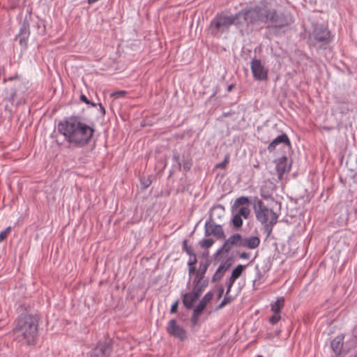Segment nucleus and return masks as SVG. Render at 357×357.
Here are the masks:
<instances>
[{
	"label": "nucleus",
	"mask_w": 357,
	"mask_h": 357,
	"mask_svg": "<svg viewBox=\"0 0 357 357\" xmlns=\"http://www.w3.org/2000/svg\"><path fill=\"white\" fill-rule=\"evenodd\" d=\"M248 24H266L267 36H280L289 29L294 21L289 14L278 12L267 5L255 6L248 8Z\"/></svg>",
	"instance_id": "f257e3e1"
},
{
	"label": "nucleus",
	"mask_w": 357,
	"mask_h": 357,
	"mask_svg": "<svg viewBox=\"0 0 357 357\" xmlns=\"http://www.w3.org/2000/svg\"><path fill=\"white\" fill-rule=\"evenodd\" d=\"M58 131L73 146L82 148L91 142L95 130L82 122L80 116H71L58 123Z\"/></svg>",
	"instance_id": "f03ea898"
},
{
	"label": "nucleus",
	"mask_w": 357,
	"mask_h": 357,
	"mask_svg": "<svg viewBox=\"0 0 357 357\" xmlns=\"http://www.w3.org/2000/svg\"><path fill=\"white\" fill-rule=\"evenodd\" d=\"M248 9H243L234 15H227L225 13H218L211 20L208 31L210 33L216 38H220L224 33L229 31L231 25L234 24L236 27L240 28L243 23L248 26V20H247L246 14Z\"/></svg>",
	"instance_id": "7ed1b4c3"
},
{
	"label": "nucleus",
	"mask_w": 357,
	"mask_h": 357,
	"mask_svg": "<svg viewBox=\"0 0 357 357\" xmlns=\"http://www.w3.org/2000/svg\"><path fill=\"white\" fill-rule=\"evenodd\" d=\"M253 208L257 220L264 225V233L268 237L273 231L274 225L278 222V215L272 209L267 208L257 197L255 198Z\"/></svg>",
	"instance_id": "20e7f679"
},
{
	"label": "nucleus",
	"mask_w": 357,
	"mask_h": 357,
	"mask_svg": "<svg viewBox=\"0 0 357 357\" xmlns=\"http://www.w3.org/2000/svg\"><path fill=\"white\" fill-rule=\"evenodd\" d=\"M39 317L37 314L24 315V340L29 345H34L38 338Z\"/></svg>",
	"instance_id": "39448f33"
},
{
	"label": "nucleus",
	"mask_w": 357,
	"mask_h": 357,
	"mask_svg": "<svg viewBox=\"0 0 357 357\" xmlns=\"http://www.w3.org/2000/svg\"><path fill=\"white\" fill-rule=\"evenodd\" d=\"M112 352V340L105 337L103 341L100 340L96 348L91 354V357H110Z\"/></svg>",
	"instance_id": "423d86ee"
},
{
	"label": "nucleus",
	"mask_w": 357,
	"mask_h": 357,
	"mask_svg": "<svg viewBox=\"0 0 357 357\" xmlns=\"http://www.w3.org/2000/svg\"><path fill=\"white\" fill-rule=\"evenodd\" d=\"M311 36L317 42L327 43L331 38V32L325 25L316 24L313 25Z\"/></svg>",
	"instance_id": "0eeeda50"
},
{
	"label": "nucleus",
	"mask_w": 357,
	"mask_h": 357,
	"mask_svg": "<svg viewBox=\"0 0 357 357\" xmlns=\"http://www.w3.org/2000/svg\"><path fill=\"white\" fill-rule=\"evenodd\" d=\"M251 70L253 77L258 81H265L268 79V70L259 59H253L251 62Z\"/></svg>",
	"instance_id": "6e6552de"
},
{
	"label": "nucleus",
	"mask_w": 357,
	"mask_h": 357,
	"mask_svg": "<svg viewBox=\"0 0 357 357\" xmlns=\"http://www.w3.org/2000/svg\"><path fill=\"white\" fill-rule=\"evenodd\" d=\"M242 247V236L236 233L231 235L228 239L225 240L222 246L217 250L215 255H219L222 252L228 253L232 247Z\"/></svg>",
	"instance_id": "1a4fd4ad"
},
{
	"label": "nucleus",
	"mask_w": 357,
	"mask_h": 357,
	"mask_svg": "<svg viewBox=\"0 0 357 357\" xmlns=\"http://www.w3.org/2000/svg\"><path fill=\"white\" fill-rule=\"evenodd\" d=\"M204 233L206 236L213 235L218 239L225 238V234L222 228V226L220 225H216L214 222V220H210V219H208L205 223Z\"/></svg>",
	"instance_id": "9d476101"
},
{
	"label": "nucleus",
	"mask_w": 357,
	"mask_h": 357,
	"mask_svg": "<svg viewBox=\"0 0 357 357\" xmlns=\"http://www.w3.org/2000/svg\"><path fill=\"white\" fill-rule=\"evenodd\" d=\"M167 333L181 341H183L187 337V334L184 328L179 326L175 319H171L167 326Z\"/></svg>",
	"instance_id": "9b49d317"
},
{
	"label": "nucleus",
	"mask_w": 357,
	"mask_h": 357,
	"mask_svg": "<svg viewBox=\"0 0 357 357\" xmlns=\"http://www.w3.org/2000/svg\"><path fill=\"white\" fill-rule=\"evenodd\" d=\"M276 163V171L278 174V178H282L283 174L290 171L291 164L288 163L287 158L286 156H282L275 160Z\"/></svg>",
	"instance_id": "f8f14e48"
},
{
	"label": "nucleus",
	"mask_w": 357,
	"mask_h": 357,
	"mask_svg": "<svg viewBox=\"0 0 357 357\" xmlns=\"http://www.w3.org/2000/svg\"><path fill=\"white\" fill-rule=\"evenodd\" d=\"M280 144H284L285 145L290 146L291 142L286 133L278 136L275 138L268 146L267 149L269 152H273L275 150L277 146Z\"/></svg>",
	"instance_id": "ddd939ff"
},
{
	"label": "nucleus",
	"mask_w": 357,
	"mask_h": 357,
	"mask_svg": "<svg viewBox=\"0 0 357 357\" xmlns=\"http://www.w3.org/2000/svg\"><path fill=\"white\" fill-rule=\"evenodd\" d=\"M260 239L258 236L242 237V247L249 249H255L259 247Z\"/></svg>",
	"instance_id": "4468645a"
},
{
	"label": "nucleus",
	"mask_w": 357,
	"mask_h": 357,
	"mask_svg": "<svg viewBox=\"0 0 357 357\" xmlns=\"http://www.w3.org/2000/svg\"><path fill=\"white\" fill-rule=\"evenodd\" d=\"M343 344L344 335H339L331 341V347L335 354L340 355L342 352Z\"/></svg>",
	"instance_id": "2eb2a0df"
},
{
	"label": "nucleus",
	"mask_w": 357,
	"mask_h": 357,
	"mask_svg": "<svg viewBox=\"0 0 357 357\" xmlns=\"http://www.w3.org/2000/svg\"><path fill=\"white\" fill-rule=\"evenodd\" d=\"M199 296L191 292L185 293L183 295V304L188 310L192 309L195 302L197 301Z\"/></svg>",
	"instance_id": "dca6fc26"
},
{
	"label": "nucleus",
	"mask_w": 357,
	"mask_h": 357,
	"mask_svg": "<svg viewBox=\"0 0 357 357\" xmlns=\"http://www.w3.org/2000/svg\"><path fill=\"white\" fill-rule=\"evenodd\" d=\"M174 160L178 163L179 167L182 166L185 172H188L192 165V160L190 158L183 156L182 160L179 155H174Z\"/></svg>",
	"instance_id": "f3484780"
},
{
	"label": "nucleus",
	"mask_w": 357,
	"mask_h": 357,
	"mask_svg": "<svg viewBox=\"0 0 357 357\" xmlns=\"http://www.w3.org/2000/svg\"><path fill=\"white\" fill-rule=\"evenodd\" d=\"M225 214V207L220 204L214 206L210 211L209 218L210 220H214L215 217L220 219Z\"/></svg>",
	"instance_id": "a211bd4d"
},
{
	"label": "nucleus",
	"mask_w": 357,
	"mask_h": 357,
	"mask_svg": "<svg viewBox=\"0 0 357 357\" xmlns=\"http://www.w3.org/2000/svg\"><path fill=\"white\" fill-rule=\"evenodd\" d=\"M208 282H204L203 283H193L192 292L195 294V296H200L205 288L208 286Z\"/></svg>",
	"instance_id": "6ab92c4d"
},
{
	"label": "nucleus",
	"mask_w": 357,
	"mask_h": 357,
	"mask_svg": "<svg viewBox=\"0 0 357 357\" xmlns=\"http://www.w3.org/2000/svg\"><path fill=\"white\" fill-rule=\"evenodd\" d=\"M284 299L278 298L277 301L271 304V310L275 314H280L282 308L284 307Z\"/></svg>",
	"instance_id": "aec40b11"
},
{
	"label": "nucleus",
	"mask_w": 357,
	"mask_h": 357,
	"mask_svg": "<svg viewBox=\"0 0 357 357\" xmlns=\"http://www.w3.org/2000/svg\"><path fill=\"white\" fill-rule=\"evenodd\" d=\"M213 294L211 291L206 293L204 296L201 299L197 305L199 307L204 310L208 303L212 300Z\"/></svg>",
	"instance_id": "412c9836"
},
{
	"label": "nucleus",
	"mask_w": 357,
	"mask_h": 357,
	"mask_svg": "<svg viewBox=\"0 0 357 357\" xmlns=\"http://www.w3.org/2000/svg\"><path fill=\"white\" fill-rule=\"evenodd\" d=\"M211 260L208 259H206L204 260L200 261L199 268L197 269V271L201 273V274H206L207 269L208 266L211 264Z\"/></svg>",
	"instance_id": "4be33fe9"
},
{
	"label": "nucleus",
	"mask_w": 357,
	"mask_h": 357,
	"mask_svg": "<svg viewBox=\"0 0 357 357\" xmlns=\"http://www.w3.org/2000/svg\"><path fill=\"white\" fill-rule=\"evenodd\" d=\"M249 203H250V200H249L248 197L241 196L235 200L234 204L232 206V208L234 209V208H237L239 206L247 205Z\"/></svg>",
	"instance_id": "5701e85b"
},
{
	"label": "nucleus",
	"mask_w": 357,
	"mask_h": 357,
	"mask_svg": "<svg viewBox=\"0 0 357 357\" xmlns=\"http://www.w3.org/2000/svg\"><path fill=\"white\" fill-rule=\"evenodd\" d=\"M231 222H232L234 227L236 230L239 229L242 227V225H243L242 217L240 216L238 213H236L234 215Z\"/></svg>",
	"instance_id": "b1692460"
},
{
	"label": "nucleus",
	"mask_w": 357,
	"mask_h": 357,
	"mask_svg": "<svg viewBox=\"0 0 357 357\" xmlns=\"http://www.w3.org/2000/svg\"><path fill=\"white\" fill-rule=\"evenodd\" d=\"M244 269L245 266L241 264L238 265L235 268L233 269L231 277L236 280L238 279L241 275Z\"/></svg>",
	"instance_id": "393cba45"
},
{
	"label": "nucleus",
	"mask_w": 357,
	"mask_h": 357,
	"mask_svg": "<svg viewBox=\"0 0 357 357\" xmlns=\"http://www.w3.org/2000/svg\"><path fill=\"white\" fill-rule=\"evenodd\" d=\"M225 271L223 269V267L222 266H219L218 268V269L216 270L215 273H214L213 278H212V280L211 281L213 282H218L219 280H220L222 279V278L223 277L224 274H225Z\"/></svg>",
	"instance_id": "a878e982"
},
{
	"label": "nucleus",
	"mask_w": 357,
	"mask_h": 357,
	"mask_svg": "<svg viewBox=\"0 0 357 357\" xmlns=\"http://www.w3.org/2000/svg\"><path fill=\"white\" fill-rule=\"evenodd\" d=\"M204 282H208V280L205 278L204 274H201V273L197 271L195 275L192 283H203Z\"/></svg>",
	"instance_id": "bb28decb"
},
{
	"label": "nucleus",
	"mask_w": 357,
	"mask_h": 357,
	"mask_svg": "<svg viewBox=\"0 0 357 357\" xmlns=\"http://www.w3.org/2000/svg\"><path fill=\"white\" fill-rule=\"evenodd\" d=\"M214 243L212 238H204L199 242L200 245L204 248H209Z\"/></svg>",
	"instance_id": "cd10ccee"
},
{
	"label": "nucleus",
	"mask_w": 357,
	"mask_h": 357,
	"mask_svg": "<svg viewBox=\"0 0 357 357\" xmlns=\"http://www.w3.org/2000/svg\"><path fill=\"white\" fill-rule=\"evenodd\" d=\"M183 250L185 251L188 255H194V250L190 245H188V241L185 239L183 241Z\"/></svg>",
	"instance_id": "c85d7f7f"
},
{
	"label": "nucleus",
	"mask_w": 357,
	"mask_h": 357,
	"mask_svg": "<svg viewBox=\"0 0 357 357\" xmlns=\"http://www.w3.org/2000/svg\"><path fill=\"white\" fill-rule=\"evenodd\" d=\"M240 216L247 219L250 213V210L247 206L241 207L237 213Z\"/></svg>",
	"instance_id": "c756f323"
},
{
	"label": "nucleus",
	"mask_w": 357,
	"mask_h": 357,
	"mask_svg": "<svg viewBox=\"0 0 357 357\" xmlns=\"http://www.w3.org/2000/svg\"><path fill=\"white\" fill-rule=\"evenodd\" d=\"M10 230L11 227L9 226L0 232V242L3 241L7 237Z\"/></svg>",
	"instance_id": "7c9ffc66"
},
{
	"label": "nucleus",
	"mask_w": 357,
	"mask_h": 357,
	"mask_svg": "<svg viewBox=\"0 0 357 357\" xmlns=\"http://www.w3.org/2000/svg\"><path fill=\"white\" fill-rule=\"evenodd\" d=\"M228 162H229V155H226L224 160L222 162L217 164L215 165V167L222 169H225L226 168L227 164Z\"/></svg>",
	"instance_id": "2f4dec72"
},
{
	"label": "nucleus",
	"mask_w": 357,
	"mask_h": 357,
	"mask_svg": "<svg viewBox=\"0 0 357 357\" xmlns=\"http://www.w3.org/2000/svg\"><path fill=\"white\" fill-rule=\"evenodd\" d=\"M236 281V279L231 278V276L229 277V278L226 281V286H227V293H229L230 291H231V289L234 284V283Z\"/></svg>",
	"instance_id": "473e14b6"
},
{
	"label": "nucleus",
	"mask_w": 357,
	"mask_h": 357,
	"mask_svg": "<svg viewBox=\"0 0 357 357\" xmlns=\"http://www.w3.org/2000/svg\"><path fill=\"white\" fill-rule=\"evenodd\" d=\"M199 319V317L192 313V315L190 318L191 326L195 327L198 324Z\"/></svg>",
	"instance_id": "72a5a7b5"
},
{
	"label": "nucleus",
	"mask_w": 357,
	"mask_h": 357,
	"mask_svg": "<svg viewBox=\"0 0 357 357\" xmlns=\"http://www.w3.org/2000/svg\"><path fill=\"white\" fill-rule=\"evenodd\" d=\"M280 318H281V317H280V314L274 313V314L270 317L269 321L272 324H275L278 322V321L280 319Z\"/></svg>",
	"instance_id": "f704fd0d"
},
{
	"label": "nucleus",
	"mask_w": 357,
	"mask_h": 357,
	"mask_svg": "<svg viewBox=\"0 0 357 357\" xmlns=\"http://www.w3.org/2000/svg\"><path fill=\"white\" fill-rule=\"evenodd\" d=\"M229 294V293H227V291L225 296L224 299L222 300V301H224L226 303V305L229 304L234 300V297L230 296Z\"/></svg>",
	"instance_id": "c9c22d12"
},
{
	"label": "nucleus",
	"mask_w": 357,
	"mask_h": 357,
	"mask_svg": "<svg viewBox=\"0 0 357 357\" xmlns=\"http://www.w3.org/2000/svg\"><path fill=\"white\" fill-rule=\"evenodd\" d=\"M190 257H192V258H190L188 262V266H195L196 264L197 263V257H196V255L195 253H194V255H190Z\"/></svg>",
	"instance_id": "e433bc0d"
},
{
	"label": "nucleus",
	"mask_w": 357,
	"mask_h": 357,
	"mask_svg": "<svg viewBox=\"0 0 357 357\" xmlns=\"http://www.w3.org/2000/svg\"><path fill=\"white\" fill-rule=\"evenodd\" d=\"M22 34V25L20 27L19 32L16 35V40H18L20 45H22V43H23Z\"/></svg>",
	"instance_id": "4c0bfd02"
},
{
	"label": "nucleus",
	"mask_w": 357,
	"mask_h": 357,
	"mask_svg": "<svg viewBox=\"0 0 357 357\" xmlns=\"http://www.w3.org/2000/svg\"><path fill=\"white\" fill-rule=\"evenodd\" d=\"M80 100L88 105L91 104L93 107L96 106V104L91 102V101L86 98L85 95L82 94L80 96Z\"/></svg>",
	"instance_id": "58836bf2"
},
{
	"label": "nucleus",
	"mask_w": 357,
	"mask_h": 357,
	"mask_svg": "<svg viewBox=\"0 0 357 357\" xmlns=\"http://www.w3.org/2000/svg\"><path fill=\"white\" fill-rule=\"evenodd\" d=\"M126 94L125 91H118L112 94V96H115L116 98L123 97Z\"/></svg>",
	"instance_id": "ea45409f"
},
{
	"label": "nucleus",
	"mask_w": 357,
	"mask_h": 357,
	"mask_svg": "<svg viewBox=\"0 0 357 357\" xmlns=\"http://www.w3.org/2000/svg\"><path fill=\"white\" fill-rule=\"evenodd\" d=\"M231 265V262L229 259H227V261L224 263L220 265L219 266H222L225 272L230 267Z\"/></svg>",
	"instance_id": "a19ab883"
},
{
	"label": "nucleus",
	"mask_w": 357,
	"mask_h": 357,
	"mask_svg": "<svg viewBox=\"0 0 357 357\" xmlns=\"http://www.w3.org/2000/svg\"><path fill=\"white\" fill-rule=\"evenodd\" d=\"M188 272L190 275H195L197 272V269L195 266H188Z\"/></svg>",
	"instance_id": "79ce46f5"
},
{
	"label": "nucleus",
	"mask_w": 357,
	"mask_h": 357,
	"mask_svg": "<svg viewBox=\"0 0 357 357\" xmlns=\"http://www.w3.org/2000/svg\"><path fill=\"white\" fill-rule=\"evenodd\" d=\"M141 183L144 188H147L151 184V181L149 178L143 181L141 180Z\"/></svg>",
	"instance_id": "37998d69"
},
{
	"label": "nucleus",
	"mask_w": 357,
	"mask_h": 357,
	"mask_svg": "<svg viewBox=\"0 0 357 357\" xmlns=\"http://www.w3.org/2000/svg\"><path fill=\"white\" fill-rule=\"evenodd\" d=\"M178 305V301H176L171 307L170 312L171 313H176L177 312Z\"/></svg>",
	"instance_id": "c03bdc74"
},
{
	"label": "nucleus",
	"mask_w": 357,
	"mask_h": 357,
	"mask_svg": "<svg viewBox=\"0 0 357 357\" xmlns=\"http://www.w3.org/2000/svg\"><path fill=\"white\" fill-rule=\"evenodd\" d=\"M204 310H203L202 308H201L200 307H199L198 305L193 310V313L197 314V316L200 317V315L202 314L203 311Z\"/></svg>",
	"instance_id": "a18cd8bd"
},
{
	"label": "nucleus",
	"mask_w": 357,
	"mask_h": 357,
	"mask_svg": "<svg viewBox=\"0 0 357 357\" xmlns=\"http://www.w3.org/2000/svg\"><path fill=\"white\" fill-rule=\"evenodd\" d=\"M224 291H225V289H224L223 287H222V286L219 287V288H218V298H220L222 296V295L224 294Z\"/></svg>",
	"instance_id": "49530a36"
},
{
	"label": "nucleus",
	"mask_w": 357,
	"mask_h": 357,
	"mask_svg": "<svg viewBox=\"0 0 357 357\" xmlns=\"http://www.w3.org/2000/svg\"><path fill=\"white\" fill-rule=\"evenodd\" d=\"M240 257L241 259H249L250 258V253L243 252L240 254Z\"/></svg>",
	"instance_id": "de8ad7c7"
},
{
	"label": "nucleus",
	"mask_w": 357,
	"mask_h": 357,
	"mask_svg": "<svg viewBox=\"0 0 357 357\" xmlns=\"http://www.w3.org/2000/svg\"><path fill=\"white\" fill-rule=\"evenodd\" d=\"M22 329V325L19 321L14 328L15 332H20Z\"/></svg>",
	"instance_id": "09e8293b"
},
{
	"label": "nucleus",
	"mask_w": 357,
	"mask_h": 357,
	"mask_svg": "<svg viewBox=\"0 0 357 357\" xmlns=\"http://www.w3.org/2000/svg\"><path fill=\"white\" fill-rule=\"evenodd\" d=\"M98 105H99L100 110L102 115L104 116L105 114V107L102 106V105L101 103H99Z\"/></svg>",
	"instance_id": "8fccbe9b"
},
{
	"label": "nucleus",
	"mask_w": 357,
	"mask_h": 357,
	"mask_svg": "<svg viewBox=\"0 0 357 357\" xmlns=\"http://www.w3.org/2000/svg\"><path fill=\"white\" fill-rule=\"evenodd\" d=\"M225 305H226V303L222 301V302L217 306L216 310L222 309Z\"/></svg>",
	"instance_id": "3c124183"
},
{
	"label": "nucleus",
	"mask_w": 357,
	"mask_h": 357,
	"mask_svg": "<svg viewBox=\"0 0 357 357\" xmlns=\"http://www.w3.org/2000/svg\"><path fill=\"white\" fill-rule=\"evenodd\" d=\"M202 256L203 258H204V259H208V252H204V253H202Z\"/></svg>",
	"instance_id": "603ef678"
},
{
	"label": "nucleus",
	"mask_w": 357,
	"mask_h": 357,
	"mask_svg": "<svg viewBox=\"0 0 357 357\" xmlns=\"http://www.w3.org/2000/svg\"><path fill=\"white\" fill-rule=\"evenodd\" d=\"M234 86L233 85H229L227 88V91H231L233 89Z\"/></svg>",
	"instance_id": "864d4df0"
},
{
	"label": "nucleus",
	"mask_w": 357,
	"mask_h": 357,
	"mask_svg": "<svg viewBox=\"0 0 357 357\" xmlns=\"http://www.w3.org/2000/svg\"><path fill=\"white\" fill-rule=\"evenodd\" d=\"M10 102H11V104H13V105L14 98H13V96L10 98Z\"/></svg>",
	"instance_id": "5fc2aeb1"
},
{
	"label": "nucleus",
	"mask_w": 357,
	"mask_h": 357,
	"mask_svg": "<svg viewBox=\"0 0 357 357\" xmlns=\"http://www.w3.org/2000/svg\"><path fill=\"white\" fill-rule=\"evenodd\" d=\"M23 29H24V35L26 34V24L24 22V26H23Z\"/></svg>",
	"instance_id": "6e6d98bb"
},
{
	"label": "nucleus",
	"mask_w": 357,
	"mask_h": 357,
	"mask_svg": "<svg viewBox=\"0 0 357 357\" xmlns=\"http://www.w3.org/2000/svg\"><path fill=\"white\" fill-rule=\"evenodd\" d=\"M352 357H357V352L354 354V355Z\"/></svg>",
	"instance_id": "4d7b16f0"
},
{
	"label": "nucleus",
	"mask_w": 357,
	"mask_h": 357,
	"mask_svg": "<svg viewBox=\"0 0 357 357\" xmlns=\"http://www.w3.org/2000/svg\"><path fill=\"white\" fill-rule=\"evenodd\" d=\"M22 126V122L20 123V128Z\"/></svg>",
	"instance_id": "13d9d810"
},
{
	"label": "nucleus",
	"mask_w": 357,
	"mask_h": 357,
	"mask_svg": "<svg viewBox=\"0 0 357 357\" xmlns=\"http://www.w3.org/2000/svg\"><path fill=\"white\" fill-rule=\"evenodd\" d=\"M19 259H20V260H21V259H22V257L20 255L19 256Z\"/></svg>",
	"instance_id": "bf43d9fd"
},
{
	"label": "nucleus",
	"mask_w": 357,
	"mask_h": 357,
	"mask_svg": "<svg viewBox=\"0 0 357 357\" xmlns=\"http://www.w3.org/2000/svg\"><path fill=\"white\" fill-rule=\"evenodd\" d=\"M257 357H263V356H258Z\"/></svg>",
	"instance_id": "052dcab7"
}]
</instances>
